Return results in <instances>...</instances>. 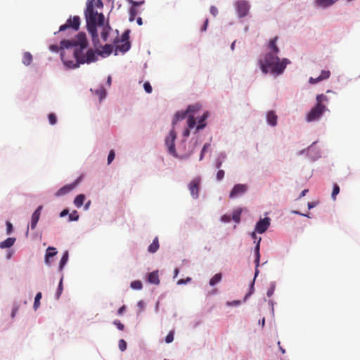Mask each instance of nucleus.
Returning a JSON list of instances; mask_svg holds the SVG:
<instances>
[{
    "instance_id": "obj_32",
    "label": "nucleus",
    "mask_w": 360,
    "mask_h": 360,
    "mask_svg": "<svg viewBox=\"0 0 360 360\" xmlns=\"http://www.w3.org/2000/svg\"><path fill=\"white\" fill-rule=\"evenodd\" d=\"M188 127L189 129H192L195 125V120L194 118V116L193 115H189L188 116V120H187Z\"/></svg>"
},
{
    "instance_id": "obj_49",
    "label": "nucleus",
    "mask_w": 360,
    "mask_h": 360,
    "mask_svg": "<svg viewBox=\"0 0 360 360\" xmlns=\"http://www.w3.org/2000/svg\"><path fill=\"white\" fill-rule=\"evenodd\" d=\"M13 231V225L10 221H6V232L10 234Z\"/></svg>"
},
{
    "instance_id": "obj_16",
    "label": "nucleus",
    "mask_w": 360,
    "mask_h": 360,
    "mask_svg": "<svg viewBox=\"0 0 360 360\" xmlns=\"http://www.w3.org/2000/svg\"><path fill=\"white\" fill-rule=\"evenodd\" d=\"M277 119H278V117L274 111L271 110L267 112L266 120H267V122L271 126L274 127L277 124Z\"/></svg>"
},
{
    "instance_id": "obj_19",
    "label": "nucleus",
    "mask_w": 360,
    "mask_h": 360,
    "mask_svg": "<svg viewBox=\"0 0 360 360\" xmlns=\"http://www.w3.org/2000/svg\"><path fill=\"white\" fill-rule=\"evenodd\" d=\"M15 241V238H8L5 240L0 243V248L4 249L8 248L13 245Z\"/></svg>"
},
{
    "instance_id": "obj_26",
    "label": "nucleus",
    "mask_w": 360,
    "mask_h": 360,
    "mask_svg": "<svg viewBox=\"0 0 360 360\" xmlns=\"http://www.w3.org/2000/svg\"><path fill=\"white\" fill-rule=\"evenodd\" d=\"M334 0H316V3L317 6L320 7H328L334 4Z\"/></svg>"
},
{
    "instance_id": "obj_56",
    "label": "nucleus",
    "mask_w": 360,
    "mask_h": 360,
    "mask_svg": "<svg viewBox=\"0 0 360 360\" xmlns=\"http://www.w3.org/2000/svg\"><path fill=\"white\" fill-rule=\"evenodd\" d=\"M308 191H309V190H308V189H304V190H303V191H302V193H300V197H299V198H300L304 197V195L308 193Z\"/></svg>"
},
{
    "instance_id": "obj_50",
    "label": "nucleus",
    "mask_w": 360,
    "mask_h": 360,
    "mask_svg": "<svg viewBox=\"0 0 360 360\" xmlns=\"http://www.w3.org/2000/svg\"><path fill=\"white\" fill-rule=\"evenodd\" d=\"M208 23H209V20H208V19H206V20H205V22H204V25H203V26H202V28H201V31H202V32H204V31H205V30H207V26H208Z\"/></svg>"
},
{
    "instance_id": "obj_63",
    "label": "nucleus",
    "mask_w": 360,
    "mask_h": 360,
    "mask_svg": "<svg viewBox=\"0 0 360 360\" xmlns=\"http://www.w3.org/2000/svg\"><path fill=\"white\" fill-rule=\"evenodd\" d=\"M314 206H315V205H314V204L313 202H309V203H308V207H309V209H311V208L314 207Z\"/></svg>"
},
{
    "instance_id": "obj_28",
    "label": "nucleus",
    "mask_w": 360,
    "mask_h": 360,
    "mask_svg": "<svg viewBox=\"0 0 360 360\" xmlns=\"http://www.w3.org/2000/svg\"><path fill=\"white\" fill-rule=\"evenodd\" d=\"M221 274L220 273L215 274L210 280V285L213 286L219 283L221 280Z\"/></svg>"
},
{
    "instance_id": "obj_54",
    "label": "nucleus",
    "mask_w": 360,
    "mask_h": 360,
    "mask_svg": "<svg viewBox=\"0 0 360 360\" xmlns=\"http://www.w3.org/2000/svg\"><path fill=\"white\" fill-rule=\"evenodd\" d=\"M17 311H18V307H13L12 312H11L12 318H14L15 316Z\"/></svg>"
},
{
    "instance_id": "obj_57",
    "label": "nucleus",
    "mask_w": 360,
    "mask_h": 360,
    "mask_svg": "<svg viewBox=\"0 0 360 360\" xmlns=\"http://www.w3.org/2000/svg\"><path fill=\"white\" fill-rule=\"evenodd\" d=\"M183 135L186 137L190 135L189 129H186L183 132Z\"/></svg>"
},
{
    "instance_id": "obj_15",
    "label": "nucleus",
    "mask_w": 360,
    "mask_h": 360,
    "mask_svg": "<svg viewBox=\"0 0 360 360\" xmlns=\"http://www.w3.org/2000/svg\"><path fill=\"white\" fill-rule=\"evenodd\" d=\"M260 241H261V238H259V240H258V241H257V243L256 244V246L255 248V263L256 264V271H255V277L258 274L257 267L259 265V259H260L259 245H260Z\"/></svg>"
},
{
    "instance_id": "obj_4",
    "label": "nucleus",
    "mask_w": 360,
    "mask_h": 360,
    "mask_svg": "<svg viewBox=\"0 0 360 360\" xmlns=\"http://www.w3.org/2000/svg\"><path fill=\"white\" fill-rule=\"evenodd\" d=\"M327 108L323 104H316L307 115L306 120L307 122H314L319 120Z\"/></svg>"
},
{
    "instance_id": "obj_44",
    "label": "nucleus",
    "mask_w": 360,
    "mask_h": 360,
    "mask_svg": "<svg viewBox=\"0 0 360 360\" xmlns=\"http://www.w3.org/2000/svg\"><path fill=\"white\" fill-rule=\"evenodd\" d=\"M143 88L148 94H150L152 92L153 89L150 84L148 82H146L144 83Z\"/></svg>"
},
{
    "instance_id": "obj_40",
    "label": "nucleus",
    "mask_w": 360,
    "mask_h": 360,
    "mask_svg": "<svg viewBox=\"0 0 360 360\" xmlns=\"http://www.w3.org/2000/svg\"><path fill=\"white\" fill-rule=\"evenodd\" d=\"M174 340V332L170 331L165 338V342L167 343H171Z\"/></svg>"
},
{
    "instance_id": "obj_5",
    "label": "nucleus",
    "mask_w": 360,
    "mask_h": 360,
    "mask_svg": "<svg viewBox=\"0 0 360 360\" xmlns=\"http://www.w3.org/2000/svg\"><path fill=\"white\" fill-rule=\"evenodd\" d=\"M81 24L80 17L75 15L70 16L64 25H62L59 28V32H63L67 29H72L74 31H77L79 29Z\"/></svg>"
},
{
    "instance_id": "obj_6",
    "label": "nucleus",
    "mask_w": 360,
    "mask_h": 360,
    "mask_svg": "<svg viewBox=\"0 0 360 360\" xmlns=\"http://www.w3.org/2000/svg\"><path fill=\"white\" fill-rule=\"evenodd\" d=\"M176 137V134L174 129H172L169 135L167 136L165 139V144L168 148V151L172 155L176 154L175 144L174 141Z\"/></svg>"
},
{
    "instance_id": "obj_48",
    "label": "nucleus",
    "mask_w": 360,
    "mask_h": 360,
    "mask_svg": "<svg viewBox=\"0 0 360 360\" xmlns=\"http://www.w3.org/2000/svg\"><path fill=\"white\" fill-rule=\"evenodd\" d=\"M210 12L214 17H215L218 14V9L214 6H212L210 8Z\"/></svg>"
},
{
    "instance_id": "obj_17",
    "label": "nucleus",
    "mask_w": 360,
    "mask_h": 360,
    "mask_svg": "<svg viewBox=\"0 0 360 360\" xmlns=\"http://www.w3.org/2000/svg\"><path fill=\"white\" fill-rule=\"evenodd\" d=\"M120 44L116 45L115 52L120 51L122 53H125L129 50L131 47V44L129 41H120Z\"/></svg>"
},
{
    "instance_id": "obj_58",
    "label": "nucleus",
    "mask_w": 360,
    "mask_h": 360,
    "mask_svg": "<svg viewBox=\"0 0 360 360\" xmlns=\"http://www.w3.org/2000/svg\"><path fill=\"white\" fill-rule=\"evenodd\" d=\"M277 345H278V347H279V349H280V350H281V352H282V354H285V349H284L281 346V342H280V341H278V342H277Z\"/></svg>"
},
{
    "instance_id": "obj_39",
    "label": "nucleus",
    "mask_w": 360,
    "mask_h": 360,
    "mask_svg": "<svg viewBox=\"0 0 360 360\" xmlns=\"http://www.w3.org/2000/svg\"><path fill=\"white\" fill-rule=\"evenodd\" d=\"M232 219L234 221L238 223L240 219V211L233 212Z\"/></svg>"
},
{
    "instance_id": "obj_20",
    "label": "nucleus",
    "mask_w": 360,
    "mask_h": 360,
    "mask_svg": "<svg viewBox=\"0 0 360 360\" xmlns=\"http://www.w3.org/2000/svg\"><path fill=\"white\" fill-rule=\"evenodd\" d=\"M207 117H208V112H206L203 113V115L199 118V120L198 121V124L196 127L197 131H199L205 127L206 123L205 122L206 119L207 118Z\"/></svg>"
},
{
    "instance_id": "obj_36",
    "label": "nucleus",
    "mask_w": 360,
    "mask_h": 360,
    "mask_svg": "<svg viewBox=\"0 0 360 360\" xmlns=\"http://www.w3.org/2000/svg\"><path fill=\"white\" fill-rule=\"evenodd\" d=\"M96 94L99 96L100 100H102L105 97V90L103 87H101L96 91Z\"/></svg>"
},
{
    "instance_id": "obj_11",
    "label": "nucleus",
    "mask_w": 360,
    "mask_h": 360,
    "mask_svg": "<svg viewBox=\"0 0 360 360\" xmlns=\"http://www.w3.org/2000/svg\"><path fill=\"white\" fill-rule=\"evenodd\" d=\"M199 188H200V179H193L188 184V189H189L191 194L193 198H197L198 197Z\"/></svg>"
},
{
    "instance_id": "obj_3",
    "label": "nucleus",
    "mask_w": 360,
    "mask_h": 360,
    "mask_svg": "<svg viewBox=\"0 0 360 360\" xmlns=\"http://www.w3.org/2000/svg\"><path fill=\"white\" fill-rule=\"evenodd\" d=\"M277 40L278 37H275L269 41L268 45L269 52L266 53L264 60H259L261 70L264 74L270 70V72L273 75H281L285 69L286 65L290 63L287 58L280 60L278 57L277 54L279 52V49L276 46Z\"/></svg>"
},
{
    "instance_id": "obj_31",
    "label": "nucleus",
    "mask_w": 360,
    "mask_h": 360,
    "mask_svg": "<svg viewBox=\"0 0 360 360\" xmlns=\"http://www.w3.org/2000/svg\"><path fill=\"white\" fill-rule=\"evenodd\" d=\"M41 292H38L35 296L34 302L33 305V307L35 310H37L40 305V300L41 298Z\"/></svg>"
},
{
    "instance_id": "obj_14",
    "label": "nucleus",
    "mask_w": 360,
    "mask_h": 360,
    "mask_svg": "<svg viewBox=\"0 0 360 360\" xmlns=\"http://www.w3.org/2000/svg\"><path fill=\"white\" fill-rule=\"evenodd\" d=\"M42 210V206H39L37 210L33 212L31 218V229H34L37 226V224L39 220V217L41 215V210Z\"/></svg>"
},
{
    "instance_id": "obj_27",
    "label": "nucleus",
    "mask_w": 360,
    "mask_h": 360,
    "mask_svg": "<svg viewBox=\"0 0 360 360\" xmlns=\"http://www.w3.org/2000/svg\"><path fill=\"white\" fill-rule=\"evenodd\" d=\"M68 260V252L66 251L63 257L60 259V264H59V270L62 271L64 266L66 264Z\"/></svg>"
},
{
    "instance_id": "obj_10",
    "label": "nucleus",
    "mask_w": 360,
    "mask_h": 360,
    "mask_svg": "<svg viewBox=\"0 0 360 360\" xmlns=\"http://www.w3.org/2000/svg\"><path fill=\"white\" fill-rule=\"evenodd\" d=\"M78 183H79V179L70 184H67V185L63 186L56 193V194H55L56 196L60 197V196L66 195L67 193L72 191L77 186Z\"/></svg>"
},
{
    "instance_id": "obj_2",
    "label": "nucleus",
    "mask_w": 360,
    "mask_h": 360,
    "mask_svg": "<svg viewBox=\"0 0 360 360\" xmlns=\"http://www.w3.org/2000/svg\"><path fill=\"white\" fill-rule=\"evenodd\" d=\"M60 45L62 49H69L70 48H74L72 53L76 61L68 60L65 58V55L67 54L65 51H63L60 53L63 62L68 68H77L79 63H91L92 62H95L97 60L96 53L92 49L88 50L86 54H84L83 53V50L85 49L88 46L86 35L84 32H79L75 36V39L71 40H62Z\"/></svg>"
},
{
    "instance_id": "obj_18",
    "label": "nucleus",
    "mask_w": 360,
    "mask_h": 360,
    "mask_svg": "<svg viewBox=\"0 0 360 360\" xmlns=\"http://www.w3.org/2000/svg\"><path fill=\"white\" fill-rule=\"evenodd\" d=\"M148 281L150 283L158 285L160 283L158 271H155L150 273L148 276Z\"/></svg>"
},
{
    "instance_id": "obj_35",
    "label": "nucleus",
    "mask_w": 360,
    "mask_h": 360,
    "mask_svg": "<svg viewBox=\"0 0 360 360\" xmlns=\"http://www.w3.org/2000/svg\"><path fill=\"white\" fill-rule=\"evenodd\" d=\"M340 193V187L338 184H335L333 185V191L331 193V198L335 200L336 199L337 195Z\"/></svg>"
},
{
    "instance_id": "obj_45",
    "label": "nucleus",
    "mask_w": 360,
    "mask_h": 360,
    "mask_svg": "<svg viewBox=\"0 0 360 360\" xmlns=\"http://www.w3.org/2000/svg\"><path fill=\"white\" fill-rule=\"evenodd\" d=\"M62 290H63V277L61 278V279L60 281L58 288V291L56 293V297L58 299L59 298L60 294L62 293Z\"/></svg>"
},
{
    "instance_id": "obj_55",
    "label": "nucleus",
    "mask_w": 360,
    "mask_h": 360,
    "mask_svg": "<svg viewBox=\"0 0 360 360\" xmlns=\"http://www.w3.org/2000/svg\"><path fill=\"white\" fill-rule=\"evenodd\" d=\"M221 220L224 222H228L230 221V217L229 216H227V215H224L222 217H221Z\"/></svg>"
},
{
    "instance_id": "obj_8",
    "label": "nucleus",
    "mask_w": 360,
    "mask_h": 360,
    "mask_svg": "<svg viewBox=\"0 0 360 360\" xmlns=\"http://www.w3.org/2000/svg\"><path fill=\"white\" fill-rule=\"evenodd\" d=\"M270 221L271 219L269 217L261 219L256 224L255 231H257L259 233H264L270 226Z\"/></svg>"
},
{
    "instance_id": "obj_22",
    "label": "nucleus",
    "mask_w": 360,
    "mask_h": 360,
    "mask_svg": "<svg viewBox=\"0 0 360 360\" xmlns=\"http://www.w3.org/2000/svg\"><path fill=\"white\" fill-rule=\"evenodd\" d=\"M57 252L55 251V248L52 247H49L46 250V255H45V262L46 264H50L49 258L55 256Z\"/></svg>"
},
{
    "instance_id": "obj_9",
    "label": "nucleus",
    "mask_w": 360,
    "mask_h": 360,
    "mask_svg": "<svg viewBox=\"0 0 360 360\" xmlns=\"http://www.w3.org/2000/svg\"><path fill=\"white\" fill-rule=\"evenodd\" d=\"M236 8L238 15L243 18L248 15L250 6L248 2L245 1H239L236 3Z\"/></svg>"
},
{
    "instance_id": "obj_13",
    "label": "nucleus",
    "mask_w": 360,
    "mask_h": 360,
    "mask_svg": "<svg viewBox=\"0 0 360 360\" xmlns=\"http://www.w3.org/2000/svg\"><path fill=\"white\" fill-rule=\"evenodd\" d=\"M330 72L329 70H322L321 72V75L316 77V78H314V77H310L309 78V83L311 84H315L319 82H321L324 79H327L330 77Z\"/></svg>"
},
{
    "instance_id": "obj_21",
    "label": "nucleus",
    "mask_w": 360,
    "mask_h": 360,
    "mask_svg": "<svg viewBox=\"0 0 360 360\" xmlns=\"http://www.w3.org/2000/svg\"><path fill=\"white\" fill-rule=\"evenodd\" d=\"M187 114L188 112L186 110L176 112L174 117L172 124L174 125L178 121L184 120L186 117Z\"/></svg>"
},
{
    "instance_id": "obj_42",
    "label": "nucleus",
    "mask_w": 360,
    "mask_h": 360,
    "mask_svg": "<svg viewBox=\"0 0 360 360\" xmlns=\"http://www.w3.org/2000/svg\"><path fill=\"white\" fill-rule=\"evenodd\" d=\"M115 156V151L113 150H111L108 154V164L110 165L112 160H114Z\"/></svg>"
},
{
    "instance_id": "obj_38",
    "label": "nucleus",
    "mask_w": 360,
    "mask_h": 360,
    "mask_svg": "<svg viewBox=\"0 0 360 360\" xmlns=\"http://www.w3.org/2000/svg\"><path fill=\"white\" fill-rule=\"evenodd\" d=\"M79 219V215L77 211H73L72 213L69 214V221H77Z\"/></svg>"
},
{
    "instance_id": "obj_37",
    "label": "nucleus",
    "mask_w": 360,
    "mask_h": 360,
    "mask_svg": "<svg viewBox=\"0 0 360 360\" xmlns=\"http://www.w3.org/2000/svg\"><path fill=\"white\" fill-rule=\"evenodd\" d=\"M48 117H49V123L51 125H53V124H56V122H57V117H56V115L54 113L49 114Z\"/></svg>"
},
{
    "instance_id": "obj_30",
    "label": "nucleus",
    "mask_w": 360,
    "mask_h": 360,
    "mask_svg": "<svg viewBox=\"0 0 360 360\" xmlns=\"http://www.w3.org/2000/svg\"><path fill=\"white\" fill-rule=\"evenodd\" d=\"M112 50H113V47L111 44H105L103 47V51L102 52L99 51L98 54H102L103 53L107 55H110L112 53Z\"/></svg>"
},
{
    "instance_id": "obj_25",
    "label": "nucleus",
    "mask_w": 360,
    "mask_h": 360,
    "mask_svg": "<svg viewBox=\"0 0 360 360\" xmlns=\"http://www.w3.org/2000/svg\"><path fill=\"white\" fill-rule=\"evenodd\" d=\"M85 195L84 194H79L75 198L74 204L77 207H80L85 200Z\"/></svg>"
},
{
    "instance_id": "obj_60",
    "label": "nucleus",
    "mask_w": 360,
    "mask_h": 360,
    "mask_svg": "<svg viewBox=\"0 0 360 360\" xmlns=\"http://www.w3.org/2000/svg\"><path fill=\"white\" fill-rule=\"evenodd\" d=\"M136 22L138 23L139 25H143V20H142V18L139 17L137 19H136Z\"/></svg>"
},
{
    "instance_id": "obj_34",
    "label": "nucleus",
    "mask_w": 360,
    "mask_h": 360,
    "mask_svg": "<svg viewBox=\"0 0 360 360\" xmlns=\"http://www.w3.org/2000/svg\"><path fill=\"white\" fill-rule=\"evenodd\" d=\"M316 104H323V102H327L328 101V98L326 96L323 94H319L316 96Z\"/></svg>"
},
{
    "instance_id": "obj_23",
    "label": "nucleus",
    "mask_w": 360,
    "mask_h": 360,
    "mask_svg": "<svg viewBox=\"0 0 360 360\" xmlns=\"http://www.w3.org/2000/svg\"><path fill=\"white\" fill-rule=\"evenodd\" d=\"M159 249V241L158 237H155L153 240V243L148 247V252L151 253H155Z\"/></svg>"
},
{
    "instance_id": "obj_29",
    "label": "nucleus",
    "mask_w": 360,
    "mask_h": 360,
    "mask_svg": "<svg viewBox=\"0 0 360 360\" xmlns=\"http://www.w3.org/2000/svg\"><path fill=\"white\" fill-rule=\"evenodd\" d=\"M200 106L198 104L190 105L188 106V108L186 109V112H188V114L194 113V112L198 111L200 110Z\"/></svg>"
},
{
    "instance_id": "obj_59",
    "label": "nucleus",
    "mask_w": 360,
    "mask_h": 360,
    "mask_svg": "<svg viewBox=\"0 0 360 360\" xmlns=\"http://www.w3.org/2000/svg\"><path fill=\"white\" fill-rule=\"evenodd\" d=\"M125 310V307L122 306L118 309V314H122L123 311Z\"/></svg>"
},
{
    "instance_id": "obj_52",
    "label": "nucleus",
    "mask_w": 360,
    "mask_h": 360,
    "mask_svg": "<svg viewBox=\"0 0 360 360\" xmlns=\"http://www.w3.org/2000/svg\"><path fill=\"white\" fill-rule=\"evenodd\" d=\"M254 282L255 281H253L252 283H251V286H250V291L249 292L248 294H247L245 297V300L248 298V297H249L252 293V290L254 289Z\"/></svg>"
},
{
    "instance_id": "obj_43",
    "label": "nucleus",
    "mask_w": 360,
    "mask_h": 360,
    "mask_svg": "<svg viewBox=\"0 0 360 360\" xmlns=\"http://www.w3.org/2000/svg\"><path fill=\"white\" fill-rule=\"evenodd\" d=\"M119 348L122 352L124 351L127 348V343L123 339L119 340Z\"/></svg>"
},
{
    "instance_id": "obj_7",
    "label": "nucleus",
    "mask_w": 360,
    "mask_h": 360,
    "mask_svg": "<svg viewBox=\"0 0 360 360\" xmlns=\"http://www.w3.org/2000/svg\"><path fill=\"white\" fill-rule=\"evenodd\" d=\"M248 187L246 184H236L233 186L229 194V198H235L247 192Z\"/></svg>"
},
{
    "instance_id": "obj_61",
    "label": "nucleus",
    "mask_w": 360,
    "mask_h": 360,
    "mask_svg": "<svg viewBox=\"0 0 360 360\" xmlns=\"http://www.w3.org/2000/svg\"><path fill=\"white\" fill-rule=\"evenodd\" d=\"M90 205H91V201H90V200H89V201L85 204V205H84V209H85V210H88V209H89V206H90Z\"/></svg>"
},
{
    "instance_id": "obj_41",
    "label": "nucleus",
    "mask_w": 360,
    "mask_h": 360,
    "mask_svg": "<svg viewBox=\"0 0 360 360\" xmlns=\"http://www.w3.org/2000/svg\"><path fill=\"white\" fill-rule=\"evenodd\" d=\"M129 32L125 31L121 36V40L120 41H129Z\"/></svg>"
},
{
    "instance_id": "obj_51",
    "label": "nucleus",
    "mask_w": 360,
    "mask_h": 360,
    "mask_svg": "<svg viewBox=\"0 0 360 360\" xmlns=\"http://www.w3.org/2000/svg\"><path fill=\"white\" fill-rule=\"evenodd\" d=\"M274 292V286H271L267 291L266 295L268 297H271Z\"/></svg>"
},
{
    "instance_id": "obj_53",
    "label": "nucleus",
    "mask_w": 360,
    "mask_h": 360,
    "mask_svg": "<svg viewBox=\"0 0 360 360\" xmlns=\"http://www.w3.org/2000/svg\"><path fill=\"white\" fill-rule=\"evenodd\" d=\"M68 213H69L68 210V209H65V210H63L60 213V217H65V216L68 215Z\"/></svg>"
},
{
    "instance_id": "obj_33",
    "label": "nucleus",
    "mask_w": 360,
    "mask_h": 360,
    "mask_svg": "<svg viewBox=\"0 0 360 360\" xmlns=\"http://www.w3.org/2000/svg\"><path fill=\"white\" fill-rule=\"evenodd\" d=\"M130 285L134 290H141L143 287L142 283L140 281H134L131 283Z\"/></svg>"
},
{
    "instance_id": "obj_24",
    "label": "nucleus",
    "mask_w": 360,
    "mask_h": 360,
    "mask_svg": "<svg viewBox=\"0 0 360 360\" xmlns=\"http://www.w3.org/2000/svg\"><path fill=\"white\" fill-rule=\"evenodd\" d=\"M32 61V55L30 52H25L22 56V62L25 65H29Z\"/></svg>"
},
{
    "instance_id": "obj_1",
    "label": "nucleus",
    "mask_w": 360,
    "mask_h": 360,
    "mask_svg": "<svg viewBox=\"0 0 360 360\" xmlns=\"http://www.w3.org/2000/svg\"><path fill=\"white\" fill-rule=\"evenodd\" d=\"M103 7V4L101 0H88L84 11L86 28L95 46L99 43L98 29L100 30L101 38L105 41L111 30L109 25L105 22L103 14L98 13L96 10L97 8L101 9Z\"/></svg>"
},
{
    "instance_id": "obj_46",
    "label": "nucleus",
    "mask_w": 360,
    "mask_h": 360,
    "mask_svg": "<svg viewBox=\"0 0 360 360\" xmlns=\"http://www.w3.org/2000/svg\"><path fill=\"white\" fill-rule=\"evenodd\" d=\"M224 171L222 170V169H219L217 173V179L218 181H221L224 179Z\"/></svg>"
},
{
    "instance_id": "obj_64",
    "label": "nucleus",
    "mask_w": 360,
    "mask_h": 360,
    "mask_svg": "<svg viewBox=\"0 0 360 360\" xmlns=\"http://www.w3.org/2000/svg\"><path fill=\"white\" fill-rule=\"evenodd\" d=\"M221 162H217V164H216V167H217V168H218V169H219V168H220V167H221Z\"/></svg>"
},
{
    "instance_id": "obj_47",
    "label": "nucleus",
    "mask_w": 360,
    "mask_h": 360,
    "mask_svg": "<svg viewBox=\"0 0 360 360\" xmlns=\"http://www.w3.org/2000/svg\"><path fill=\"white\" fill-rule=\"evenodd\" d=\"M113 323L117 326V328L120 330H123L124 328V326L120 322L119 320L114 321Z\"/></svg>"
},
{
    "instance_id": "obj_62",
    "label": "nucleus",
    "mask_w": 360,
    "mask_h": 360,
    "mask_svg": "<svg viewBox=\"0 0 360 360\" xmlns=\"http://www.w3.org/2000/svg\"><path fill=\"white\" fill-rule=\"evenodd\" d=\"M186 283V281L184 280V279H180L177 281V284L179 285H181V284H185Z\"/></svg>"
},
{
    "instance_id": "obj_12",
    "label": "nucleus",
    "mask_w": 360,
    "mask_h": 360,
    "mask_svg": "<svg viewBox=\"0 0 360 360\" xmlns=\"http://www.w3.org/2000/svg\"><path fill=\"white\" fill-rule=\"evenodd\" d=\"M128 1L131 4H132V7H131L129 9V20L134 21L135 19V17L136 16V15L139 13L138 10L136 7L142 5L144 3V1H136L134 0H128Z\"/></svg>"
}]
</instances>
